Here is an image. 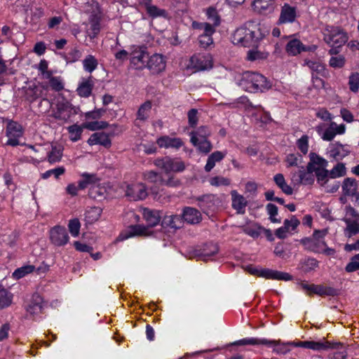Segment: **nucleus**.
<instances>
[{
	"label": "nucleus",
	"instance_id": "nucleus-1",
	"mask_svg": "<svg viewBox=\"0 0 359 359\" xmlns=\"http://www.w3.org/2000/svg\"><path fill=\"white\" fill-rule=\"evenodd\" d=\"M264 36L258 23L255 21H248L234 32L232 42L243 47L257 48Z\"/></svg>",
	"mask_w": 359,
	"mask_h": 359
},
{
	"label": "nucleus",
	"instance_id": "nucleus-2",
	"mask_svg": "<svg viewBox=\"0 0 359 359\" xmlns=\"http://www.w3.org/2000/svg\"><path fill=\"white\" fill-rule=\"evenodd\" d=\"M309 162L306 165V169L304 166H299V171L292 173V180L296 181L297 184H302L304 185L313 184L315 180V165L325 166L327 161L324 158L320 156L315 152L309 154Z\"/></svg>",
	"mask_w": 359,
	"mask_h": 359
},
{
	"label": "nucleus",
	"instance_id": "nucleus-3",
	"mask_svg": "<svg viewBox=\"0 0 359 359\" xmlns=\"http://www.w3.org/2000/svg\"><path fill=\"white\" fill-rule=\"evenodd\" d=\"M237 84L245 91L250 93L264 92L271 87L269 81L264 76L257 72L249 71L241 74Z\"/></svg>",
	"mask_w": 359,
	"mask_h": 359
},
{
	"label": "nucleus",
	"instance_id": "nucleus-4",
	"mask_svg": "<svg viewBox=\"0 0 359 359\" xmlns=\"http://www.w3.org/2000/svg\"><path fill=\"white\" fill-rule=\"evenodd\" d=\"M211 131L208 126H202L190 133L191 142L199 151L207 154L212 148L211 142L208 140Z\"/></svg>",
	"mask_w": 359,
	"mask_h": 359
},
{
	"label": "nucleus",
	"instance_id": "nucleus-5",
	"mask_svg": "<svg viewBox=\"0 0 359 359\" xmlns=\"http://www.w3.org/2000/svg\"><path fill=\"white\" fill-rule=\"evenodd\" d=\"M325 30L324 41L329 46L341 47L348 41L347 34L339 27L327 25Z\"/></svg>",
	"mask_w": 359,
	"mask_h": 359
},
{
	"label": "nucleus",
	"instance_id": "nucleus-6",
	"mask_svg": "<svg viewBox=\"0 0 359 359\" xmlns=\"http://www.w3.org/2000/svg\"><path fill=\"white\" fill-rule=\"evenodd\" d=\"M57 111L53 114V117L57 120L67 121L73 115L77 114L79 108L73 106L69 102L65 100L58 101Z\"/></svg>",
	"mask_w": 359,
	"mask_h": 359
},
{
	"label": "nucleus",
	"instance_id": "nucleus-7",
	"mask_svg": "<svg viewBox=\"0 0 359 359\" xmlns=\"http://www.w3.org/2000/svg\"><path fill=\"white\" fill-rule=\"evenodd\" d=\"M288 344L292 345L294 347H301L305 348H309L313 351H323L328 350L330 348H337L339 346V344L336 343L331 344L329 341H288Z\"/></svg>",
	"mask_w": 359,
	"mask_h": 359
},
{
	"label": "nucleus",
	"instance_id": "nucleus-8",
	"mask_svg": "<svg viewBox=\"0 0 359 359\" xmlns=\"http://www.w3.org/2000/svg\"><path fill=\"white\" fill-rule=\"evenodd\" d=\"M155 165L164 170L166 174L170 172H182L185 169L182 161H177L169 157L158 158L154 161Z\"/></svg>",
	"mask_w": 359,
	"mask_h": 359
},
{
	"label": "nucleus",
	"instance_id": "nucleus-9",
	"mask_svg": "<svg viewBox=\"0 0 359 359\" xmlns=\"http://www.w3.org/2000/svg\"><path fill=\"white\" fill-rule=\"evenodd\" d=\"M196 200L198 202L199 208L204 212L215 211L221 203L219 197L214 194L198 196Z\"/></svg>",
	"mask_w": 359,
	"mask_h": 359
},
{
	"label": "nucleus",
	"instance_id": "nucleus-10",
	"mask_svg": "<svg viewBox=\"0 0 359 359\" xmlns=\"http://www.w3.org/2000/svg\"><path fill=\"white\" fill-rule=\"evenodd\" d=\"M148 196L147 187L142 183L135 185H128L126 190V196L130 201L144 200Z\"/></svg>",
	"mask_w": 359,
	"mask_h": 359
},
{
	"label": "nucleus",
	"instance_id": "nucleus-11",
	"mask_svg": "<svg viewBox=\"0 0 359 359\" xmlns=\"http://www.w3.org/2000/svg\"><path fill=\"white\" fill-rule=\"evenodd\" d=\"M219 248L217 244L210 243L205 244L203 247L194 249L191 256L198 257L203 261L208 260L212 256L218 253Z\"/></svg>",
	"mask_w": 359,
	"mask_h": 359
},
{
	"label": "nucleus",
	"instance_id": "nucleus-12",
	"mask_svg": "<svg viewBox=\"0 0 359 359\" xmlns=\"http://www.w3.org/2000/svg\"><path fill=\"white\" fill-rule=\"evenodd\" d=\"M50 239L56 246H63L69 241V236L65 227L55 226L50 231Z\"/></svg>",
	"mask_w": 359,
	"mask_h": 359
},
{
	"label": "nucleus",
	"instance_id": "nucleus-13",
	"mask_svg": "<svg viewBox=\"0 0 359 359\" xmlns=\"http://www.w3.org/2000/svg\"><path fill=\"white\" fill-rule=\"evenodd\" d=\"M297 18V8L292 6L290 4L285 3L281 7L280 14L278 23L285 24L292 23L296 20Z\"/></svg>",
	"mask_w": 359,
	"mask_h": 359
},
{
	"label": "nucleus",
	"instance_id": "nucleus-14",
	"mask_svg": "<svg viewBox=\"0 0 359 359\" xmlns=\"http://www.w3.org/2000/svg\"><path fill=\"white\" fill-rule=\"evenodd\" d=\"M146 67L152 74H158L165 69V62L162 55L154 54L149 57Z\"/></svg>",
	"mask_w": 359,
	"mask_h": 359
},
{
	"label": "nucleus",
	"instance_id": "nucleus-15",
	"mask_svg": "<svg viewBox=\"0 0 359 359\" xmlns=\"http://www.w3.org/2000/svg\"><path fill=\"white\" fill-rule=\"evenodd\" d=\"M181 217L183 219V222H186L191 224H198L202 219L201 212L197 209L191 207L184 208Z\"/></svg>",
	"mask_w": 359,
	"mask_h": 359
},
{
	"label": "nucleus",
	"instance_id": "nucleus-16",
	"mask_svg": "<svg viewBox=\"0 0 359 359\" xmlns=\"http://www.w3.org/2000/svg\"><path fill=\"white\" fill-rule=\"evenodd\" d=\"M359 189V182L355 178L346 177L341 184L342 194L344 196L353 198Z\"/></svg>",
	"mask_w": 359,
	"mask_h": 359
},
{
	"label": "nucleus",
	"instance_id": "nucleus-17",
	"mask_svg": "<svg viewBox=\"0 0 359 359\" xmlns=\"http://www.w3.org/2000/svg\"><path fill=\"white\" fill-rule=\"evenodd\" d=\"M252 5L259 13L269 14L276 8V0H254Z\"/></svg>",
	"mask_w": 359,
	"mask_h": 359
},
{
	"label": "nucleus",
	"instance_id": "nucleus-18",
	"mask_svg": "<svg viewBox=\"0 0 359 359\" xmlns=\"http://www.w3.org/2000/svg\"><path fill=\"white\" fill-rule=\"evenodd\" d=\"M260 277L279 280H290L292 279V276L288 273L269 269H262Z\"/></svg>",
	"mask_w": 359,
	"mask_h": 359
},
{
	"label": "nucleus",
	"instance_id": "nucleus-19",
	"mask_svg": "<svg viewBox=\"0 0 359 359\" xmlns=\"http://www.w3.org/2000/svg\"><path fill=\"white\" fill-rule=\"evenodd\" d=\"M88 144L89 145L100 144L106 148H109L111 145V142L107 133L98 132L90 135L88 140Z\"/></svg>",
	"mask_w": 359,
	"mask_h": 359
},
{
	"label": "nucleus",
	"instance_id": "nucleus-20",
	"mask_svg": "<svg viewBox=\"0 0 359 359\" xmlns=\"http://www.w3.org/2000/svg\"><path fill=\"white\" fill-rule=\"evenodd\" d=\"M300 242L306 250L317 253H320L322 248L326 246L324 241H318L311 237L304 238Z\"/></svg>",
	"mask_w": 359,
	"mask_h": 359
},
{
	"label": "nucleus",
	"instance_id": "nucleus-21",
	"mask_svg": "<svg viewBox=\"0 0 359 359\" xmlns=\"http://www.w3.org/2000/svg\"><path fill=\"white\" fill-rule=\"evenodd\" d=\"M148 227L142 224L131 225L129 231L126 233H121L118 238L120 241H123L132 236H146L147 234Z\"/></svg>",
	"mask_w": 359,
	"mask_h": 359
},
{
	"label": "nucleus",
	"instance_id": "nucleus-22",
	"mask_svg": "<svg viewBox=\"0 0 359 359\" xmlns=\"http://www.w3.org/2000/svg\"><path fill=\"white\" fill-rule=\"evenodd\" d=\"M183 224V219L179 215H165L161 222L163 227H170L175 229L182 228Z\"/></svg>",
	"mask_w": 359,
	"mask_h": 359
},
{
	"label": "nucleus",
	"instance_id": "nucleus-23",
	"mask_svg": "<svg viewBox=\"0 0 359 359\" xmlns=\"http://www.w3.org/2000/svg\"><path fill=\"white\" fill-rule=\"evenodd\" d=\"M143 216L147 223V227H154L159 224L161 215V212L156 210H150L145 208L144 210Z\"/></svg>",
	"mask_w": 359,
	"mask_h": 359
},
{
	"label": "nucleus",
	"instance_id": "nucleus-24",
	"mask_svg": "<svg viewBox=\"0 0 359 359\" xmlns=\"http://www.w3.org/2000/svg\"><path fill=\"white\" fill-rule=\"evenodd\" d=\"M278 342L275 340H268L266 339H257V338H247L243 339L232 343L233 346H245V345H266L271 346V344H277Z\"/></svg>",
	"mask_w": 359,
	"mask_h": 359
},
{
	"label": "nucleus",
	"instance_id": "nucleus-25",
	"mask_svg": "<svg viewBox=\"0 0 359 359\" xmlns=\"http://www.w3.org/2000/svg\"><path fill=\"white\" fill-rule=\"evenodd\" d=\"M101 17L97 13H92L89 17V22L90 25L88 36L91 39L95 38L100 32Z\"/></svg>",
	"mask_w": 359,
	"mask_h": 359
},
{
	"label": "nucleus",
	"instance_id": "nucleus-26",
	"mask_svg": "<svg viewBox=\"0 0 359 359\" xmlns=\"http://www.w3.org/2000/svg\"><path fill=\"white\" fill-rule=\"evenodd\" d=\"M157 144L160 147L179 149L183 144L180 138H172L168 136H163L157 140Z\"/></svg>",
	"mask_w": 359,
	"mask_h": 359
},
{
	"label": "nucleus",
	"instance_id": "nucleus-27",
	"mask_svg": "<svg viewBox=\"0 0 359 359\" xmlns=\"http://www.w3.org/2000/svg\"><path fill=\"white\" fill-rule=\"evenodd\" d=\"M149 54L143 50L134 51L130 59L131 62L137 65L138 68L141 69L146 67L149 60Z\"/></svg>",
	"mask_w": 359,
	"mask_h": 359
},
{
	"label": "nucleus",
	"instance_id": "nucleus-28",
	"mask_svg": "<svg viewBox=\"0 0 359 359\" xmlns=\"http://www.w3.org/2000/svg\"><path fill=\"white\" fill-rule=\"evenodd\" d=\"M303 43L297 39L289 41L285 46V50L289 55L296 56L302 52Z\"/></svg>",
	"mask_w": 359,
	"mask_h": 359
},
{
	"label": "nucleus",
	"instance_id": "nucleus-29",
	"mask_svg": "<svg viewBox=\"0 0 359 359\" xmlns=\"http://www.w3.org/2000/svg\"><path fill=\"white\" fill-rule=\"evenodd\" d=\"M232 194V207L235 209L238 213L244 214L245 208L247 205L246 199L242 196L237 193H231Z\"/></svg>",
	"mask_w": 359,
	"mask_h": 359
},
{
	"label": "nucleus",
	"instance_id": "nucleus-30",
	"mask_svg": "<svg viewBox=\"0 0 359 359\" xmlns=\"http://www.w3.org/2000/svg\"><path fill=\"white\" fill-rule=\"evenodd\" d=\"M239 227L245 233L252 237L253 238H257L259 236L262 229V226L254 222H251Z\"/></svg>",
	"mask_w": 359,
	"mask_h": 359
},
{
	"label": "nucleus",
	"instance_id": "nucleus-31",
	"mask_svg": "<svg viewBox=\"0 0 359 359\" xmlns=\"http://www.w3.org/2000/svg\"><path fill=\"white\" fill-rule=\"evenodd\" d=\"M93 87V83L91 80V76H90L79 84L76 91L81 97H88L92 93Z\"/></svg>",
	"mask_w": 359,
	"mask_h": 359
},
{
	"label": "nucleus",
	"instance_id": "nucleus-32",
	"mask_svg": "<svg viewBox=\"0 0 359 359\" xmlns=\"http://www.w3.org/2000/svg\"><path fill=\"white\" fill-rule=\"evenodd\" d=\"M107 193V191L104 187L93 184L89 189L88 196L97 201H102L105 198Z\"/></svg>",
	"mask_w": 359,
	"mask_h": 359
},
{
	"label": "nucleus",
	"instance_id": "nucleus-33",
	"mask_svg": "<svg viewBox=\"0 0 359 359\" xmlns=\"http://www.w3.org/2000/svg\"><path fill=\"white\" fill-rule=\"evenodd\" d=\"M328 165V163L325 166H317L315 165V175L317 178V181L321 186L325 185L328 181V177H330V171L326 169Z\"/></svg>",
	"mask_w": 359,
	"mask_h": 359
},
{
	"label": "nucleus",
	"instance_id": "nucleus-34",
	"mask_svg": "<svg viewBox=\"0 0 359 359\" xmlns=\"http://www.w3.org/2000/svg\"><path fill=\"white\" fill-rule=\"evenodd\" d=\"M13 294L0 284V310L8 307L12 304Z\"/></svg>",
	"mask_w": 359,
	"mask_h": 359
},
{
	"label": "nucleus",
	"instance_id": "nucleus-35",
	"mask_svg": "<svg viewBox=\"0 0 359 359\" xmlns=\"http://www.w3.org/2000/svg\"><path fill=\"white\" fill-rule=\"evenodd\" d=\"M224 157V154L219 151L211 154L208 158L207 163L205 166V170L206 172H210L214 168L215 163L222 161Z\"/></svg>",
	"mask_w": 359,
	"mask_h": 359
},
{
	"label": "nucleus",
	"instance_id": "nucleus-36",
	"mask_svg": "<svg viewBox=\"0 0 359 359\" xmlns=\"http://www.w3.org/2000/svg\"><path fill=\"white\" fill-rule=\"evenodd\" d=\"M344 221L346 224V227L344 230L346 236L348 238H351L352 236L359 233L358 221H352L350 219H346Z\"/></svg>",
	"mask_w": 359,
	"mask_h": 359
},
{
	"label": "nucleus",
	"instance_id": "nucleus-37",
	"mask_svg": "<svg viewBox=\"0 0 359 359\" xmlns=\"http://www.w3.org/2000/svg\"><path fill=\"white\" fill-rule=\"evenodd\" d=\"M23 134L22 126L17 122L10 121L6 126L7 136L22 137Z\"/></svg>",
	"mask_w": 359,
	"mask_h": 359
},
{
	"label": "nucleus",
	"instance_id": "nucleus-38",
	"mask_svg": "<svg viewBox=\"0 0 359 359\" xmlns=\"http://www.w3.org/2000/svg\"><path fill=\"white\" fill-rule=\"evenodd\" d=\"M63 147L62 146L51 147V151L48 154V161L54 163L60 161L62 156Z\"/></svg>",
	"mask_w": 359,
	"mask_h": 359
},
{
	"label": "nucleus",
	"instance_id": "nucleus-39",
	"mask_svg": "<svg viewBox=\"0 0 359 359\" xmlns=\"http://www.w3.org/2000/svg\"><path fill=\"white\" fill-rule=\"evenodd\" d=\"M303 65L307 66L311 71L320 75H323L325 71V65L319 61L304 59Z\"/></svg>",
	"mask_w": 359,
	"mask_h": 359
},
{
	"label": "nucleus",
	"instance_id": "nucleus-40",
	"mask_svg": "<svg viewBox=\"0 0 359 359\" xmlns=\"http://www.w3.org/2000/svg\"><path fill=\"white\" fill-rule=\"evenodd\" d=\"M102 212V210L100 208H90L89 210L86 211L85 220L88 223L92 224L99 219V218L101 216Z\"/></svg>",
	"mask_w": 359,
	"mask_h": 359
},
{
	"label": "nucleus",
	"instance_id": "nucleus-41",
	"mask_svg": "<svg viewBox=\"0 0 359 359\" xmlns=\"http://www.w3.org/2000/svg\"><path fill=\"white\" fill-rule=\"evenodd\" d=\"M146 11L149 16L151 18H163L166 19L168 18V13L166 10L159 8L152 4L149 6Z\"/></svg>",
	"mask_w": 359,
	"mask_h": 359
},
{
	"label": "nucleus",
	"instance_id": "nucleus-42",
	"mask_svg": "<svg viewBox=\"0 0 359 359\" xmlns=\"http://www.w3.org/2000/svg\"><path fill=\"white\" fill-rule=\"evenodd\" d=\"M97 60L92 55H88L83 60V69L87 72L92 73L97 69Z\"/></svg>",
	"mask_w": 359,
	"mask_h": 359
},
{
	"label": "nucleus",
	"instance_id": "nucleus-43",
	"mask_svg": "<svg viewBox=\"0 0 359 359\" xmlns=\"http://www.w3.org/2000/svg\"><path fill=\"white\" fill-rule=\"evenodd\" d=\"M83 179L79 182L78 187L79 189H86L89 184H95L98 180L95 174L83 173Z\"/></svg>",
	"mask_w": 359,
	"mask_h": 359
},
{
	"label": "nucleus",
	"instance_id": "nucleus-44",
	"mask_svg": "<svg viewBox=\"0 0 359 359\" xmlns=\"http://www.w3.org/2000/svg\"><path fill=\"white\" fill-rule=\"evenodd\" d=\"M316 130L318 132V133L321 135L322 139L325 141L332 140L336 135V132L334 130L333 127L331 126V124L330 125V127L327 128L323 133L322 126H316Z\"/></svg>",
	"mask_w": 359,
	"mask_h": 359
},
{
	"label": "nucleus",
	"instance_id": "nucleus-45",
	"mask_svg": "<svg viewBox=\"0 0 359 359\" xmlns=\"http://www.w3.org/2000/svg\"><path fill=\"white\" fill-rule=\"evenodd\" d=\"M151 109V102L150 101H146L140 105L137 112V117L141 121H145L149 116V112Z\"/></svg>",
	"mask_w": 359,
	"mask_h": 359
},
{
	"label": "nucleus",
	"instance_id": "nucleus-46",
	"mask_svg": "<svg viewBox=\"0 0 359 359\" xmlns=\"http://www.w3.org/2000/svg\"><path fill=\"white\" fill-rule=\"evenodd\" d=\"M35 267L33 265H25L18 268L13 273V277L17 280L34 271Z\"/></svg>",
	"mask_w": 359,
	"mask_h": 359
},
{
	"label": "nucleus",
	"instance_id": "nucleus-47",
	"mask_svg": "<svg viewBox=\"0 0 359 359\" xmlns=\"http://www.w3.org/2000/svg\"><path fill=\"white\" fill-rule=\"evenodd\" d=\"M257 48H252L247 53V59L249 61H255L258 60H263L267 57L268 53L261 52L257 49Z\"/></svg>",
	"mask_w": 359,
	"mask_h": 359
},
{
	"label": "nucleus",
	"instance_id": "nucleus-48",
	"mask_svg": "<svg viewBox=\"0 0 359 359\" xmlns=\"http://www.w3.org/2000/svg\"><path fill=\"white\" fill-rule=\"evenodd\" d=\"M109 126V123L107 121H91L83 123V126L84 128L88 129L91 131H95L97 130H101L106 128Z\"/></svg>",
	"mask_w": 359,
	"mask_h": 359
},
{
	"label": "nucleus",
	"instance_id": "nucleus-49",
	"mask_svg": "<svg viewBox=\"0 0 359 359\" xmlns=\"http://www.w3.org/2000/svg\"><path fill=\"white\" fill-rule=\"evenodd\" d=\"M39 90L36 86H29L25 90V99L30 102H33L39 97Z\"/></svg>",
	"mask_w": 359,
	"mask_h": 359
},
{
	"label": "nucleus",
	"instance_id": "nucleus-50",
	"mask_svg": "<svg viewBox=\"0 0 359 359\" xmlns=\"http://www.w3.org/2000/svg\"><path fill=\"white\" fill-rule=\"evenodd\" d=\"M82 57V52L77 48H72L65 56L67 63H72L79 61Z\"/></svg>",
	"mask_w": 359,
	"mask_h": 359
},
{
	"label": "nucleus",
	"instance_id": "nucleus-51",
	"mask_svg": "<svg viewBox=\"0 0 359 359\" xmlns=\"http://www.w3.org/2000/svg\"><path fill=\"white\" fill-rule=\"evenodd\" d=\"M349 154L350 151L346 148L339 149L338 147H332L330 149V156H332L336 161L343 159Z\"/></svg>",
	"mask_w": 359,
	"mask_h": 359
},
{
	"label": "nucleus",
	"instance_id": "nucleus-52",
	"mask_svg": "<svg viewBox=\"0 0 359 359\" xmlns=\"http://www.w3.org/2000/svg\"><path fill=\"white\" fill-rule=\"evenodd\" d=\"M83 128H84L83 125L80 126L76 124L72 125L68 128V131L72 135L71 140L73 142H76L81 139Z\"/></svg>",
	"mask_w": 359,
	"mask_h": 359
},
{
	"label": "nucleus",
	"instance_id": "nucleus-53",
	"mask_svg": "<svg viewBox=\"0 0 359 359\" xmlns=\"http://www.w3.org/2000/svg\"><path fill=\"white\" fill-rule=\"evenodd\" d=\"M43 309L41 298L39 295L34 296L32 304L27 311L32 313H38Z\"/></svg>",
	"mask_w": 359,
	"mask_h": 359
},
{
	"label": "nucleus",
	"instance_id": "nucleus-54",
	"mask_svg": "<svg viewBox=\"0 0 359 359\" xmlns=\"http://www.w3.org/2000/svg\"><path fill=\"white\" fill-rule=\"evenodd\" d=\"M346 175V167L343 163H338L330 171V177L336 178Z\"/></svg>",
	"mask_w": 359,
	"mask_h": 359
},
{
	"label": "nucleus",
	"instance_id": "nucleus-55",
	"mask_svg": "<svg viewBox=\"0 0 359 359\" xmlns=\"http://www.w3.org/2000/svg\"><path fill=\"white\" fill-rule=\"evenodd\" d=\"M81 223L77 218L70 219L68 224V229L72 236L76 237L79 234Z\"/></svg>",
	"mask_w": 359,
	"mask_h": 359
},
{
	"label": "nucleus",
	"instance_id": "nucleus-56",
	"mask_svg": "<svg viewBox=\"0 0 359 359\" xmlns=\"http://www.w3.org/2000/svg\"><path fill=\"white\" fill-rule=\"evenodd\" d=\"M348 85L350 90L353 93H357L359 88V73H352L348 77Z\"/></svg>",
	"mask_w": 359,
	"mask_h": 359
},
{
	"label": "nucleus",
	"instance_id": "nucleus-57",
	"mask_svg": "<svg viewBox=\"0 0 359 359\" xmlns=\"http://www.w3.org/2000/svg\"><path fill=\"white\" fill-rule=\"evenodd\" d=\"M266 210L269 215V219L273 223H280V219H278L276 216L278 215V207L273 203H268L266 205Z\"/></svg>",
	"mask_w": 359,
	"mask_h": 359
},
{
	"label": "nucleus",
	"instance_id": "nucleus-58",
	"mask_svg": "<svg viewBox=\"0 0 359 359\" xmlns=\"http://www.w3.org/2000/svg\"><path fill=\"white\" fill-rule=\"evenodd\" d=\"M346 63L345 57L342 55L332 56L330 59L329 65L333 68H342Z\"/></svg>",
	"mask_w": 359,
	"mask_h": 359
},
{
	"label": "nucleus",
	"instance_id": "nucleus-59",
	"mask_svg": "<svg viewBox=\"0 0 359 359\" xmlns=\"http://www.w3.org/2000/svg\"><path fill=\"white\" fill-rule=\"evenodd\" d=\"M297 146L303 154H306L309 151L308 135H304L299 140H297Z\"/></svg>",
	"mask_w": 359,
	"mask_h": 359
},
{
	"label": "nucleus",
	"instance_id": "nucleus-60",
	"mask_svg": "<svg viewBox=\"0 0 359 359\" xmlns=\"http://www.w3.org/2000/svg\"><path fill=\"white\" fill-rule=\"evenodd\" d=\"M65 172V169L64 167H57L54 169H51L49 170H47L44 173L42 174V178L43 179H48L49 177H50L52 175L55 176L56 179L59 178V177L62 175H63Z\"/></svg>",
	"mask_w": 359,
	"mask_h": 359
},
{
	"label": "nucleus",
	"instance_id": "nucleus-61",
	"mask_svg": "<svg viewBox=\"0 0 359 359\" xmlns=\"http://www.w3.org/2000/svg\"><path fill=\"white\" fill-rule=\"evenodd\" d=\"M207 16L208 19L212 21L214 26H218L219 25L220 18L215 8L212 7L208 8Z\"/></svg>",
	"mask_w": 359,
	"mask_h": 359
},
{
	"label": "nucleus",
	"instance_id": "nucleus-62",
	"mask_svg": "<svg viewBox=\"0 0 359 359\" xmlns=\"http://www.w3.org/2000/svg\"><path fill=\"white\" fill-rule=\"evenodd\" d=\"M210 183L212 186H228L230 184V180L224 177L216 176L212 177L210 180Z\"/></svg>",
	"mask_w": 359,
	"mask_h": 359
},
{
	"label": "nucleus",
	"instance_id": "nucleus-63",
	"mask_svg": "<svg viewBox=\"0 0 359 359\" xmlns=\"http://www.w3.org/2000/svg\"><path fill=\"white\" fill-rule=\"evenodd\" d=\"M144 179L149 182L156 183L162 178L159 174L154 170L147 171L143 173Z\"/></svg>",
	"mask_w": 359,
	"mask_h": 359
},
{
	"label": "nucleus",
	"instance_id": "nucleus-64",
	"mask_svg": "<svg viewBox=\"0 0 359 359\" xmlns=\"http://www.w3.org/2000/svg\"><path fill=\"white\" fill-rule=\"evenodd\" d=\"M198 110L196 109H191L188 111V121L189 126L195 128L197 125L198 118L197 116Z\"/></svg>",
	"mask_w": 359,
	"mask_h": 359
}]
</instances>
